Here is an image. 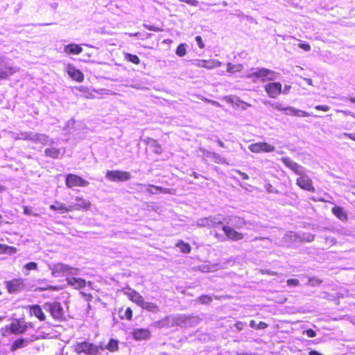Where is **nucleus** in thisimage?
Wrapping results in <instances>:
<instances>
[{
	"label": "nucleus",
	"mask_w": 355,
	"mask_h": 355,
	"mask_svg": "<svg viewBox=\"0 0 355 355\" xmlns=\"http://www.w3.org/2000/svg\"><path fill=\"white\" fill-rule=\"evenodd\" d=\"M282 162L286 166L290 168L297 175H303V173L305 172L304 168L302 166L295 162L289 157H282Z\"/></svg>",
	"instance_id": "9d476101"
},
{
	"label": "nucleus",
	"mask_w": 355,
	"mask_h": 355,
	"mask_svg": "<svg viewBox=\"0 0 355 355\" xmlns=\"http://www.w3.org/2000/svg\"><path fill=\"white\" fill-rule=\"evenodd\" d=\"M211 159H212V160L216 164H227L226 159L225 158L222 157L219 154L216 153H214Z\"/></svg>",
	"instance_id": "58836bf2"
},
{
	"label": "nucleus",
	"mask_w": 355,
	"mask_h": 355,
	"mask_svg": "<svg viewBox=\"0 0 355 355\" xmlns=\"http://www.w3.org/2000/svg\"><path fill=\"white\" fill-rule=\"evenodd\" d=\"M315 109L317 110L327 112L330 110V107L328 105H316L315 106Z\"/></svg>",
	"instance_id": "bf43d9fd"
},
{
	"label": "nucleus",
	"mask_w": 355,
	"mask_h": 355,
	"mask_svg": "<svg viewBox=\"0 0 355 355\" xmlns=\"http://www.w3.org/2000/svg\"><path fill=\"white\" fill-rule=\"evenodd\" d=\"M185 3L193 6H197L198 4V1L197 0H186Z\"/></svg>",
	"instance_id": "338daca9"
},
{
	"label": "nucleus",
	"mask_w": 355,
	"mask_h": 355,
	"mask_svg": "<svg viewBox=\"0 0 355 355\" xmlns=\"http://www.w3.org/2000/svg\"><path fill=\"white\" fill-rule=\"evenodd\" d=\"M199 151L200 153H202L203 157H207V158H211L212 155L214 153V152H211V151L207 150H206V149H205L203 148H199Z\"/></svg>",
	"instance_id": "de8ad7c7"
},
{
	"label": "nucleus",
	"mask_w": 355,
	"mask_h": 355,
	"mask_svg": "<svg viewBox=\"0 0 355 355\" xmlns=\"http://www.w3.org/2000/svg\"><path fill=\"white\" fill-rule=\"evenodd\" d=\"M24 268L27 270H35L37 269V264L35 262H29L24 265Z\"/></svg>",
	"instance_id": "09e8293b"
},
{
	"label": "nucleus",
	"mask_w": 355,
	"mask_h": 355,
	"mask_svg": "<svg viewBox=\"0 0 355 355\" xmlns=\"http://www.w3.org/2000/svg\"><path fill=\"white\" fill-rule=\"evenodd\" d=\"M31 314L36 316L39 320H44L45 315L39 305L33 306L31 309Z\"/></svg>",
	"instance_id": "cd10ccee"
},
{
	"label": "nucleus",
	"mask_w": 355,
	"mask_h": 355,
	"mask_svg": "<svg viewBox=\"0 0 355 355\" xmlns=\"http://www.w3.org/2000/svg\"><path fill=\"white\" fill-rule=\"evenodd\" d=\"M186 46L185 44H180L176 49V54L180 57L184 56L187 53Z\"/></svg>",
	"instance_id": "79ce46f5"
},
{
	"label": "nucleus",
	"mask_w": 355,
	"mask_h": 355,
	"mask_svg": "<svg viewBox=\"0 0 355 355\" xmlns=\"http://www.w3.org/2000/svg\"><path fill=\"white\" fill-rule=\"evenodd\" d=\"M200 318L198 316H187L183 327H195L200 322Z\"/></svg>",
	"instance_id": "bb28decb"
},
{
	"label": "nucleus",
	"mask_w": 355,
	"mask_h": 355,
	"mask_svg": "<svg viewBox=\"0 0 355 355\" xmlns=\"http://www.w3.org/2000/svg\"><path fill=\"white\" fill-rule=\"evenodd\" d=\"M249 150L255 153H271L275 151V147L266 142H257L248 146Z\"/></svg>",
	"instance_id": "0eeeda50"
},
{
	"label": "nucleus",
	"mask_w": 355,
	"mask_h": 355,
	"mask_svg": "<svg viewBox=\"0 0 355 355\" xmlns=\"http://www.w3.org/2000/svg\"><path fill=\"white\" fill-rule=\"evenodd\" d=\"M73 351L80 355H99L105 348L88 341L77 342L73 345Z\"/></svg>",
	"instance_id": "f257e3e1"
},
{
	"label": "nucleus",
	"mask_w": 355,
	"mask_h": 355,
	"mask_svg": "<svg viewBox=\"0 0 355 355\" xmlns=\"http://www.w3.org/2000/svg\"><path fill=\"white\" fill-rule=\"evenodd\" d=\"M222 224L223 220L218 216H210L209 217L199 218L196 221V225L199 227L214 228Z\"/></svg>",
	"instance_id": "39448f33"
},
{
	"label": "nucleus",
	"mask_w": 355,
	"mask_h": 355,
	"mask_svg": "<svg viewBox=\"0 0 355 355\" xmlns=\"http://www.w3.org/2000/svg\"><path fill=\"white\" fill-rule=\"evenodd\" d=\"M200 270L203 272H209L212 271L213 270L211 269V266L205 265V266H200Z\"/></svg>",
	"instance_id": "680f3d73"
},
{
	"label": "nucleus",
	"mask_w": 355,
	"mask_h": 355,
	"mask_svg": "<svg viewBox=\"0 0 355 355\" xmlns=\"http://www.w3.org/2000/svg\"><path fill=\"white\" fill-rule=\"evenodd\" d=\"M24 214L25 215H33V216H37V214H33L32 210H31V209L29 208L28 207H26V206L24 207Z\"/></svg>",
	"instance_id": "4d7b16f0"
},
{
	"label": "nucleus",
	"mask_w": 355,
	"mask_h": 355,
	"mask_svg": "<svg viewBox=\"0 0 355 355\" xmlns=\"http://www.w3.org/2000/svg\"><path fill=\"white\" fill-rule=\"evenodd\" d=\"M107 179L112 182H125L131 178L129 172L122 171H107L105 175Z\"/></svg>",
	"instance_id": "423d86ee"
},
{
	"label": "nucleus",
	"mask_w": 355,
	"mask_h": 355,
	"mask_svg": "<svg viewBox=\"0 0 355 355\" xmlns=\"http://www.w3.org/2000/svg\"><path fill=\"white\" fill-rule=\"evenodd\" d=\"M64 153V150L62 151L56 148H47L44 150V154L46 157H49L53 159H58L60 157V156H62Z\"/></svg>",
	"instance_id": "5701e85b"
},
{
	"label": "nucleus",
	"mask_w": 355,
	"mask_h": 355,
	"mask_svg": "<svg viewBox=\"0 0 355 355\" xmlns=\"http://www.w3.org/2000/svg\"><path fill=\"white\" fill-rule=\"evenodd\" d=\"M245 324L242 322H238L235 324V327L237 330L241 331L243 329V328L245 327Z\"/></svg>",
	"instance_id": "e2e57ef3"
},
{
	"label": "nucleus",
	"mask_w": 355,
	"mask_h": 355,
	"mask_svg": "<svg viewBox=\"0 0 355 355\" xmlns=\"http://www.w3.org/2000/svg\"><path fill=\"white\" fill-rule=\"evenodd\" d=\"M300 284V282L297 279H289L287 280V284L290 286H297Z\"/></svg>",
	"instance_id": "5fc2aeb1"
},
{
	"label": "nucleus",
	"mask_w": 355,
	"mask_h": 355,
	"mask_svg": "<svg viewBox=\"0 0 355 355\" xmlns=\"http://www.w3.org/2000/svg\"><path fill=\"white\" fill-rule=\"evenodd\" d=\"M322 281L319 279H317V278H311L309 279V284L311 286H318L321 284Z\"/></svg>",
	"instance_id": "864d4df0"
},
{
	"label": "nucleus",
	"mask_w": 355,
	"mask_h": 355,
	"mask_svg": "<svg viewBox=\"0 0 355 355\" xmlns=\"http://www.w3.org/2000/svg\"><path fill=\"white\" fill-rule=\"evenodd\" d=\"M186 320L185 315H173L168 316L164 320L157 322V327H172L175 326L184 327V324Z\"/></svg>",
	"instance_id": "7ed1b4c3"
},
{
	"label": "nucleus",
	"mask_w": 355,
	"mask_h": 355,
	"mask_svg": "<svg viewBox=\"0 0 355 355\" xmlns=\"http://www.w3.org/2000/svg\"><path fill=\"white\" fill-rule=\"evenodd\" d=\"M66 185L69 188L73 187H86L89 185V182L83 180L78 175L68 174L66 177Z\"/></svg>",
	"instance_id": "6e6552de"
},
{
	"label": "nucleus",
	"mask_w": 355,
	"mask_h": 355,
	"mask_svg": "<svg viewBox=\"0 0 355 355\" xmlns=\"http://www.w3.org/2000/svg\"><path fill=\"white\" fill-rule=\"evenodd\" d=\"M284 113L291 116H309L310 114L300 110H297L293 107L287 106L285 107Z\"/></svg>",
	"instance_id": "4be33fe9"
},
{
	"label": "nucleus",
	"mask_w": 355,
	"mask_h": 355,
	"mask_svg": "<svg viewBox=\"0 0 355 355\" xmlns=\"http://www.w3.org/2000/svg\"><path fill=\"white\" fill-rule=\"evenodd\" d=\"M243 65L240 64H233L230 62H228L227 64V71L230 73L241 71L243 69Z\"/></svg>",
	"instance_id": "72a5a7b5"
},
{
	"label": "nucleus",
	"mask_w": 355,
	"mask_h": 355,
	"mask_svg": "<svg viewBox=\"0 0 355 355\" xmlns=\"http://www.w3.org/2000/svg\"><path fill=\"white\" fill-rule=\"evenodd\" d=\"M76 200L77 202L73 205L74 207V210H78L80 208L85 209H89L90 208L91 203L89 201L81 198H76Z\"/></svg>",
	"instance_id": "393cba45"
},
{
	"label": "nucleus",
	"mask_w": 355,
	"mask_h": 355,
	"mask_svg": "<svg viewBox=\"0 0 355 355\" xmlns=\"http://www.w3.org/2000/svg\"><path fill=\"white\" fill-rule=\"evenodd\" d=\"M176 246L183 253H189L191 251V246L189 243H184L183 241H178L176 243Z\"/></svg>",
	"instance_id": "473e14b6"
},
{
	"label": "nucleus",
	"mask_w": 355,
	"mask_h": 355,
	"mask_svg": "<svg viewBox=\"0 0 355 355\" xmlns=\"http://www.w3.org/2000/svg\"><path fill=\"white\" fill-rule=\"evenodd\" d=\"M25 287L24 279H15L7 282V288L9 293H15L22 291Z\"/></svg>",
	"instance_id": "f8f14e48"
},
{
	"label": "nucleus",
	"mask_w": 355,
	"mask_h": 355,
	"mask_svg": "<svg viewBox=\"0 0 355 355\" xmlns=\"http://www.w3.org/2000/svg\"><path fill=\"white\" fill-rule=\"evenodd\" d=\"M16 71V68L4 64L3 60H0V79H6Z\"/></svg>",
	"instance_id": "2eb2a0df"
},
{
	"label": "nucleus",
	"mask_w": 355,
	"mask_h": 355,
	"mask_svg": "<svg viewBox=\"0 0 355 355\" xmlns=\"http://www.w3.org/2000/svg\"><path fill=\"white\" fill-rule=\"evenodd\" d=\"M156 189H157V191H159V192H165V193H174V190L173 189H164L159 187H156Z\"/></svg>",
	"instance_id": "052dcab7"
},
{
	"label": "nucleus",
	"mask_w": 355,
	"mask_h": 355,
	"mask_svg": "<svg viewBox=\"0 0 355 355\" xmlns=\"http://www.w3.org/2000/svg\"><path fill=\"white\" fill-rule=\"evenodd\" d=\"M143 309H146L150 311H154L155 309V306L153 303L148 302H143V303L141 305Z\"/></svg>",
	"instance_id": "c03bdc74"
},
{
	"label": "nucleus",
	"mask_w": 355,
	"mask_h": 355,
	"mask_svg": "<svg viewBox=\"0 0 355 355\" xmlns=\"http://www.w3.org/2000/svg\"><path fill=\"white\" fill-rule=\"evenodd\" d=\"M297 185L302 189L314 192L315 188L313 186L311 179L304 173L303 175H300L299 178L296 180Z\"/></svg>",
	"instance_id": "1a4fd4ad"
},
{
	"label": "nucleus",
	"mask_w": 355,
	"mask_h": 355,
	"mask_svg": "<svg viewBox=\"0 0 355 355\" xmlns=\"http://www.w3.org/2000/svg\"><path fill=\"white\" fill-rule=\"evenodd\" d=\"M267 326L268 325L263 322H259V324H257L254 320H250V327L254 329H263L266 328Z\"/></svg>",
	"instance_id": "a19ab883"
},
{
	"label": "nucleus",
	"mask_w": 355,
	"mask_h": 355,
	"mask_svg": "<svg viewBox=\"0 0 355 355\" xmlns=\"http://www.w3.org/2000/svg\"><path fill=\"white\" fill-rule=\"evenodd\" d=\"M222 230L226 236L230 240L238 241L242 240L244 237L242 233L236 231L234 229L228 225L223 226Z\"/></svg>",
	"instance_id": "ddd939ff"
},
{
	"label": "nucleus",
	"mask_w": 355,
	"mask_h": 355,
	"mask_svg": "<svg viewBox=\"0 0 355 355\" xmlns=\"http://www.w3.org/2000/svg\"><path fill=\"white\" fill-rule=\"evenodd\" d=\"M131 300L140 305H141L144 302L143 297L136 292H134V293L131 295Z\"/></svg>",
	"instance_id": "37998d69"
},
{
	"label": "nucleus",
	"mask_w": 355,
	"mask_h": 355,
	"mask_svg": "<svg viewBox=\"0 0 355 355\" xmlns=\"http://www.w3.org/2000/svg\"><path fill=\"white\" fill-rule=\"evenodd\" d=\"M344 137L349 138L350 139L355 141V132H352V133L343 132L338 135V138L340 139H342Z\"/></svg>",
	"instance_id": "a18cd8bd"
},
{
	"label": "nucleus",
	"mask_w": 355,
	"mask_h": 355,
	"mask_svg": "<svg viewBox=\"0 0 355 355\" xmlns=\"http://www.w3.org/2000/svg\"><path fill=\"white\" fill-rule=\"evenodd\" d=\"M223 220L227 225H230L236 228H241L245 224L244 219L237 216H227L223 218Z\"/></svg>",
	"instance_id": "4468645a"
},
{
	"label": "nucleus",
	"mask_w": 355,
	"mask_h": 355,
	"mask_svg": "<svg viewBox=\"0 0 355 355\" xmlns=\"http://www.w3.org/2000/svg\"><path fill=\"white\" fill-rule=\"evenodd\" d=\"M291 88V85H285L284 89L282 90V93H283L284 94H288Z\"/></svg>",
	"instance_id": "774afa93"
},
{
	"label": "nucleus",
	"mask_w": 355,
	"mask_h": 355,
	"mask_svg": "<svg viewBox=\"0 0 355 355\" xmlns=\"http://www.w3.org/2000/svg\"><path fill=\"white\" fill-rule=\"evenodd\" d=\"M130 37H137L139 39L144 40L145 38H147L148 35L147 33H126Z\"/></svg>",
	"instance_id": "3c124183"
},
{
	"label": "nucleus",
	"mask_w": 355,
	"mask_h": 355,
	"mask_svg": "<svg viewBox=\"0 0 355 355\" xmlns=\"http://www.w3.org/2000/svg\"><path fill=\"white\" fill-rule=\"evenodd\" d=\"M50 311L52 316L55 319H60L63 315V309L58 302H53L50 304Z\"/></svg>",
	"instance_id": "6ab92c4d"
},
{
	"label": "nucleus",
	"mask_w": 355,
	"mask_h": 355,
	"mask_svg": "<svg viewBox=\"0 0 355 355\" xmlns=\"http://www.w3.org/2000/svg\"><path fill=\"white\" fill-rule=\"evenodd\" d=\"M196 41L198 44V46H199V48L203 49L205 47V44H204L202 39L200 36H196Z\"/></svg>",
	"instance_id": "13d9d810"
},
{
	"label": "nucleus",
	"mask_w": 355,
	"mask_h": 355,
	"mask_svg": "<svg viewBox=\"0 0 355 355\" xmlns=\"http://www.w3.org/2000/svg\"><path fill=\"white\" fill-rule=\"evenodd\" d=\"M304 334H305L309 338H313L316 336L315 331L311 329L306 330Z\"/></svg>",
	"instance_id": "6e6d98bb"
},
{
	"label": "nucleus",
	"mask_w": 355,
	"mask_h": 355,
	"mask_svg": "<svg viewBox=\"0 0 355 355\" xmlns=\"http://www.w3.org/2000/svg\"><path fill=\"white\" fill-rule=\"evenodd\" d=\"M332 213L340 220L344 221L347 220V215L341 207L336 206L332 208Z\"/></svg>",
	"instance_id": "a878e982"
},
{
	"label": "nucleus",
	"mask_w": 355,
	"mask_h": 355,
	"mask_svg": "<svg viewBox=\"0 0 355 355\" xmlns=\"http://www.w3.org/2000/svg\"><path fill=\"white\" fill-rule=\"evenodd\" d=\"M10 330L14 334H21L24 331L18 324H11Z\"/></svg>",
	"instance_id": "49530a36"
},
{
	"label": "nucleus",
	"mask_w": 355,
	"mask_h": 355,
	"mask_svg": "<svg viewBox=\"0 0 355 355\" xmlns=\"http://www.w3.org/2000/svg\"><path fill=\"white\" fill-rule=\"evenodd\" d=\"M124 57L128 61L131 62L134 64H137L140 62L139 57L136 55H132L131 53H125Z\"/></svg>",
	"instance_id": "e433bc0d"
},
{
	"label": "nucleus",
	"mask_w": 355,
	"mask_h": 355,
	"mask_svg": "<svg viewBox=\"0 0 355 355\" xmlns=\"http://www.w3.org/2000/svg\"><path fill=\"white\" fill-rule=\"evenodd\" d=\"M32 141L34 143H39L42 145L53 144H54V141H53V139H49V137L46 135L42 134V133H35V132H33Z\"/></svg>",
	"instance_id": "dca6fc26"
},
{
	"label": "nucleus",
	"mask_w": 355,
	"mask_h": 355,
	"mask_svg": "<svg viewBox=\"0 0 355 355\" xmlns=\"http://www.w3.org/2000/svg\"><path fill=\"white\" fill-rule=\"evenodd\" d=\"M82 51L83 48L76 44H69L64 47V52L67 54L78 55Z\"/></svg>",
	"instance_id": "b1692460"
},
{
	"label": "nucleus",
	"mask_w": 355,
	"mask_h": 355,
	"mask_svg": "<svg viewBox=\"0 0 355 355\" xmlns=\"http://www.w3.org/2000/svg\"><path fill=\"white\" fill-rule=\"evenodd\" d=\"M67 72H68L69 76L73 80H76L77 82L81 83L83 81V80H84L83 73L78 69H76L74 67H73L71 65H69Z\"/></svg>",
	"instance_id": "f3484780"
},
{
	"label": "nucleus",
	"mask_w": 355,
	"mask_h": 355,
	"mask_svg": "<svg viewBox=\"0 0 355 355\" xmlns=\"http://www.w3.org/2000/svg\"><path fill=\"white\" fill-rule=\"evenodd\" d=\"M118 340L115 339H110L107 347H105L110 352H115L118 349Z\"/></svg>",
	"instance_id": "c9c22d12"
},
{
	"label": "nucleus",
	"mask_w": 355,
	"mask_h": 355,
	"mask_svg": "<svg viewBox=\"0 0 355 355\" xmlns=\"http://www.w3.org/2000/svg\"><path fill=\"white\" fill-rule=\"evenodd\" d=\"M66 280L69 285L74 287L76 289L83 288L86 286L85 280L81 278L69 277L67 278Z\"/></svg>",
	"instance_id": "aec40b11"
},
{
	"label": "nucleus",
	"mask_w": 355,
	"mask_h": 355,
	"mask_svg": "<svg viewBox=\"0 0 355 355\" xmlns=\"http://www.w3.org/2000/svg\"><path fill=\"white\" fill-rule=\"evenodd\" d=\"M276 73L274 71L266 68H258L255 71L247 75V78L254 77L261 78L262 81H272L276 79Z\"/></svg>",
	"instance_id": "20e7f679"
},
{
	"label": "nucleus",
	"mask_w": 355,
	"mask_h": 355,
	"mask_svg": "<svg viewBox=\"0 0 355 355\" xmlns=\"http://www.w3.org/2000/svg\"><path fill=\"white\" fill-rule=\"evenodd\" d=\"M28 342V340L24 338L17 339L12 344V349L16 350L17 349L24 347L27 345Z\"/></svg>",
	"instance_id": "7c9ffc66"
},
{
	"label": "nucleus",
	"mask_w": 355,
	"mask_h": 355,
	"mask_svg": "<svg viewBox=\"0 0 355 355\" xmlns=\"http://www.w3.org/2000/svg\"><path fill=\"white\" fill-rule=\"evenodd\" d=\"M49 268L51 270V274L54 277H62L64 275H77L79 269L72 267L63 263H57L49 265Z\"/></svg>",
	"instance_id": "f03ea898"
},
{
	"label": "nucleus",
	"mask_w": 355,
	"mask_h": 355,
	"mask_svg": "<svg viewBox=\"0 0 355 355\" xmlns=\"http://www.w3.org/2000/svg\"><path fill=\"white\" fill-rule=\"evenodd\" d=\"M298 46L306 51H309L311 50V46L309 44H299Z\"/></svg>",
	"instance_id": "69168bd1"
},
{
	"label": "nucleus",
	"mask_w": 355,
	"mask_h": 355,
	"mask_svg": "<svg viewBox=\"0 0 355 355\" xmlns=\"http://www.w3.org/2000/svg\"><path fill=\"white\" fill-rule=\"evenodd\" d=\"M119 316L121 319L130 320L132 317V311L130 307L126 308L125 310L121 309L119 311Z\"/></svg>",
	"instance_id": "c85d7f7f"
},
{
	"label": "nucleus",
	"mask_w": 355,
	"mask_h": 355,
	"mask_svg": "<svg viewBox=\"0 0 355 355\" xmlns=\"http://www.w3.org/2000/svg\"><path fill=\"white\" fill-rule=\"evenodd\" d=\"M37 290H40V291H46V290L57 291V290H58V288L57 286H46V288H37Z\"/></svg>",
	"instance_id": "0e129e2a"
},
{
	"label": "nucleus",
	"mask_w": 355,
	"mask_h": 355,
	"mask_svg": "<svg viewBox=\"0 0 355 355\" xmlns=\"http://www.w3.org/2000/svg\"><path fill=\"white\" fill-rule=\"evenodd\" d=\"M33 132H20L19 133V137H15V140L22 139V140H33Z\"/></svg>",
	"instance_id": "2f4dec72"
},
{
	"label": "nucleus",
	"mask_w": 355,
	"mask_h": 355,
	"mask_svg": "<svg viewBox=\"0 0 355 355\" xmlns=\"http://www.w3.org/2000/svg\"><path fill=\"white\" fill-rule=\"evenodd\" d=\"M199 301L202 304H209L212 301V298L209 295H202L199 297Z\"/></svg>",
	"instance_id": "8fccbe9b"
},
{
	"label": "nucleus",
	"mask_w": 355,
	"mask_h": 355,
	"mask_svg": "<svg viewBox=\"0 0 355 355\" xmlns=\"http://www.w3.org/2000/svg\"><path fill=\"white\" fill-rule=\"evenodd\" d=\"M265 91L270 98H275L282 93L280 83H270L265 86Z\"/></svg>",
	"instance_id": "9b49d317"
},
{
	"label": "nucleus",
	"mask_w": 355,
	"mask_h": 355,
	"mask_svg": "<svg viewBox=\"0 0 355 355\" xmlns=\"http://www.w3.org/2000/svg\"><path fill=\"white\" fill-rule=\"evenodd\" d=\"M297 239H299V235L293 232H289L284 236L286 241H296Z\"/></svg>",
	"instance_id": "ea45409f"
},
{
	"label": "nucleus",
	"mask_w": 355,
	"mask_h": 355,
	"mask_svg": "<svg viewBox=\"0 0 355 355\" xmlns=\"http://www.w3.org/2000/svg\"><path fill=\"white\" fill-rule=\"evenodd\" d=\"M192 64L198 67H204L205 60H193L191 61Z\"/></svg>",
	"instance_id": "603ef678"
},
{
	"label": "nucleus",
	"mask_w": 355,
	"mask_h": 355,
	"mask_svg": "<svg viewBox=\"0 0 355 355\" xmlns=\"http://www.w3.org/2000/svg\"><path fill=\"white\" fill-rule=\"evenodd\" d=\"M315 236L310 233L299 234V239L303 241L311 242L314 240Z\"/></svg>",
	"instance_id": "4c0bfd02"
},
{
	"label": "nucleus",
	"mask_w": 355,
	"mask_h": 355,
	"mask_svg": "<svg viewBox=\"0 0 355 355\" xmlns=\"http://www.w3.org/2000/svg\"><path fill=\"white\" fill-rule=\"evenodd\" d=\"M204 68L212 69L221 65V62L217 60H205Z\"/></svg>",
	"instance_id": "c756f323"
},
{
	"label": "nucleus",
	"mask_w": 355,
	"mask_h": 355,
	"mask_svg": "<svg viewBox=\"0 0 355 355\" xmlns=\"http://www.w3.org/2000/svg\"><path fill=\"white\" fill-rule=\"evenodd\" d=\"M49 207L51 210L59 211L60 213H65L74 210L73 206L69 205V207H67L64 204L60 202H55L54 205H50Z\"/></svg>",
	"instance_id": "412c9836"
},
{
	"label": "nucleus",
	"mask_w": 355,
	"mask_h": 355,
	"mask_svg": "<svg viewBox=\"0 0 355 355\" xmlns=\"http://www.w3.org/2000/svg\"><path fill=\"white\" fill-rule=\"evenodd\" d=\"M266 105H269L271 107H272L275 110H279V111H284L286 106H284L282 103L279 102H269L266 101L264 103Z\"/></svg>",
	"instance_id": "f704fd0d"
},
{
	"label": "nucleus",
	"mask_w": 355,
	"mask_h": 355,
	"mask_svg": "<svg viewBox=\"0 0 355 355\" xmlns=\"http://www.w3.org/2000/svg\"><path fill=\"white\" fill-rule=\"evenodd\" d=\"M150 336V333L147 329H136L132 331V336L137 340H146Z\"/></svg>",
	"instance_id": "a211bd4d"
}]
</instances>
